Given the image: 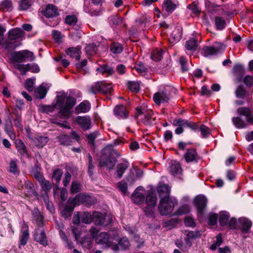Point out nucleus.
Wrapping results in <instances>:
<instances>
[{
	"instance_id": "f257e3e1",
	"label": "nucleus",
	"mask_w": 253,
	"mask_h": 253,
	"mask_svg": "<svg viewBox=\"0 0 253 253\" xmlns=\"http://www.w3.org/2000/svg\"><path fill=\"white\" fill-rule=\"evenodd\" d=\"M56 98V103L54 105H40V111L43 113H49L57 108L60 109L58 113L60 118H69L72 114L71 109L76 103V100L72 96H68L65 101V96L63 95H58Z\"/></svg>"
},
{
	"instance_id": "f03ea898",
	"label": "nucleus",
	"mask_w": 253,
	"mask_h": 253,
	"mask_svg": "<svg viewBox=\"0 0 253 253\" xmlns=\"http://www.w3.org/2000/svg\"><path fill=\"white\" fill-rule=\"evenodd\" d=\"M121 156L118 150L114 149L112 145H107L103 148L98 160V166L105 167L109 170L113 169Z\"/></svg>"
},
{
	"instance_id": "7ed1b4c3",
	"label": "nucleus",
	"mask_w": 253,
	"mask_h": 253,
	"mask_svg": "<svg viewBox=\"0 0 253 253\" xmlns=\"http://www.w3.org/2000/svg\"><path fill=\"white\" fill-rule=\"evenodd\" d=\"M11 59L16 62H23L26 59L33 61L35 59L34 53L28 50L15 51L11 55Z\"/></svg>"
},
{
	"instance_id": "20e7f679",
	"label": "nucleus",
	"mask_w": 253,
	"mask_h": 253,
	"mask_svg": "<svg viewBox=\"0 0 253 253\" xmlns=\"http://www.w3.org/2000/svg\"><path fill=\"white\" fill-rule=\"evenodd\" d=\"M174 207L173 201L169 197H166L161 199L159 205V210L162 215H167L172 212Z\"/></svg>"
},
{
	"instance_id": "39448f33",
	"label": "nucleus",
	"mask_w": 253,
	"mask_h": 253,
	"mask_svg": "<svg viewBox=\"0 0 253 253\" xmlns=\"http://www.w3.org/2000/svg\"><path fill=\"white\" fill-rule=\"evenodd\" d=\"M72 201L76 206L84 204L86 206H90L96 202V200L93 197L83 193L78 194Z\"/></svg>"
},
{
	"instance_id": "423d86ee",
	"label": "nucleus",
	"mask_w": 253,
	"mask_h": 253,
	"mask_svg": "<svg viewBox=\"0 0 253 253\" xmlns=\"http://www.w3.org/2000/svg\"><path fill=\"white\" fill-rule=\"evenodd\" d=\"M111 217L106 214L94 211L93 213V222L95 225L106 226L111 223Z\"/></svg>"
},
{
	"instance_id": "0eeeda50",
	"label": "nucleus",
	"mask_w": 253,
	"mask_h": 253,
	"mask_svg": "<svg viewBox=\"0 0 253 253\" xmlns=\"http://www.w3.org/2000/svg\"><path fill=\"white\" fill-rule=\"evenodd\" d=\"M145 199V204L147 206L143 208L144 211L147 215H152L153 214V208L157 204V197L155 194L151 192L148 194Z\"/></svg>"
},
{
	"instance_id": "6e6552de",
	"label": "nucleus",
	"mask_w": 253,
	"mask_h": 253,
	"mask_svg": "<svg viewBox=\"0 0 253 253\" xmlns=\"http://www.w3.org/2000/svg\"><path fill=\"white\" fill-rule=\"evenodd\" d=\"M144 114V118H142V122L146 126H149L153 124L154 119L152 118V115L153 112L151 110L145 111L142 110L140 108L137 107L136 109V116L138 117L139 115Z\"/></svg>"
},
{
	"instance_id": "1a4fd4ad",
	"label": "nucleus",
	"mask_w": 253,
	"mask_h": 253,
	"mask_svg": "<svg viewBox=\"0 0 253 253\" xmlns=\"http://www.w3.org/2000/svg\"><path fill=\"white\" fill-rule=\"evenodd\" d=\"M153 100L156 104L160 105L161 103L168 102L169 94L164 91H159L154 94Z\"/></svg>"
},
{
	"instance_id": "9d476101",
	"label": "nucleus",
	"mask_w": 253,
	"mask_h": 253,
	"mask_svg": "<svg viewBox=\"0 0 253 253\" xmlns=\"http://www.w3.org/2000/svg\"><path fill=\"white\" fill-rule=\"evenodd\" d=\"M76 122L84 130H88L91 127V119L88 116H78L76 118Z\"/></svg>"
},
{
	"instance_id": "9b49d317",
	"label": "nucleus",
	"mask_w": 253,
	"mask_h": 253,
	"mask_svg": "<svg viewBox=\"0 0 253 253\" xmlns=\"http://www.w3.org/2000/svg\"><path fill=\"white\" fill-rule=\"evenodd\" d=\"M237 112L239 115L245 116L248 123L253 124V115L250 108L241 107L237 109Z\"/></svg>"
},
{
	"instance_id": "f8f14e48",
	"label": "nucleus",
	"mask_w": 253,
	"mask_h": 253,
	"mask_svg": "<svg viewBox=\"0 0 253 253\" xmlns=\"http://www.w3.org/2000/svg\"><path fill=\"white\" fill-rule=\"evenodd\" d=\"M184 158L186 162H197L199 156L195 148L188 149L184 154Z\"/></svg>"
},
{
	"instance_id": "ddd939ff",
	"label": "nucleus",
	"mask_w": 253,
	"mask_h": 253,
	"mask_svg": "<svg viewBox=\"0 0 253 253\" xmlns=\"http://www.w3.org/2000/svg\"><path fill=\"white\" fill-rule=\"evenodd\" d=\"M42 13L47 18H52L58 15V9L56 6L52 4H48Z\"/></svg>"
},
{
	"instance_id": "4468645a",
	"label": "nucleus",
	"mask_w": 253,
	"mask_h": 253,
	"mask_svg": "<svg viewBox=\"0 0 253 253\" xmlns=\"http://www.w3.org/2000/svg\"><path fill=\"white\" fill-rule=\"evenodd\" d=\"M194 201L198 211L202 214L207 206V198L204 196H198L195 198Z\"/></svg>"
},
{
	"instance_id": "2eb2a0df",
	"label": "nucleus",
	"mask_w": 253,
	"mask_h": 253,
	"mask_svg": "<svg viewBox=\"0 0 253 253\" xmlns=\"http://www.w3.org/2000/svg\"><path fill=\"white\" fill-rule=\"evenodd\" d=\"M95 241L97 244L102 245L105 248H109L111 245L109 235L106 232H101L99 234Z\"/></svg>"
},
{
	"instance_id": "dca6fc26",
	"label": "nucleus",
	"mask_w": 253,
	"mask_h": 253,
	"mask_svg": "<svg viewBox=\"0 0 253 253\" xmlns=\"http://www.w3.org/2000/svg\"><path fill=\"white\" fill-rule=\"evenodd\" d=\"M35 240L41 244L45 246L47 245V240L44 231L38 229L34 235Z\"/></svg>"
},
{
	"instance_id": "f3484780",
	"label": "nucleus",
	"mask_w": 253,
	"mask_h": 253,
	"mask_svg": "<svg viewBox=\"0 0 253 253\" xmlns=\"http://www.w3.org/2000/svg\"><path fill=\"white\" fill-rule=\"evenodd\" d=\"M143 189L142 187H138L131 195V199L133 202L136 204H141L143 203L145 197L144 194L138 191L140 189Z\"/></svg>"
},
{
	"instance_id": "a211bd4d",
	"label": "nucleus",
	"mask_w": 253,
	"mask_h": 253,
	"mask_svg": "<svg viewBox=\"0 0 253 253\" xmlns=\"http://www.w3.org/2000/svg\"><path fill=\"white\" fill-rule=\"evenodd\" d=\"M75 206L76 205L73 204V201H71L70 202V200L69 199L64 209L61 212L62 216L65 218L70 217L72 215V213L74 211Z\"/></svg>"
},
{
	"instance_id": "6ab92c4d",
	"label": "nucleus",
	"mask_w": 253,
	"mask_h": 253,
	"mask_svg": "<svg viewBox=\"0 0 253 253\" xmlns=\"http://www.w3.org/2000/svg\"><path fill=\"white\" fill-rule=\"evenodd\" d=\"M24 32L20 28L13 29L8 32V39L10 41L16 40L22 38Z\"/></svg>"
},
{
	"instance_id": "aec40b11",
	"label": "nucleus",
	"mask_w": 253,
	"mask_h": 253,
	"mask_svg": "<svg viewBox=\"0 0 253 253\" xmlns=\"http://www.w3.org/2000/svg\"><path fill=\"white\" fill-rule=\"evenodd\" d=\"M114 112L116 116L122 119H126L128 116V112L123 105L116 106L114 109Z\"/></svg>"
},
{
	"instance_id": "412c9836",
	"label": "nucleus",
	"mask_w": 253,
	"mask_h": 253,
	"mask_svg": "<svg viewBox=\"0 0 253 253\" xmlns=\"http://www.w3.org/2000/svg\"><path fill=\"white\" fill-rule=\"evenodd\" d=\"M67 55L71 57L75 58L76 60H79L81 58V48L77 47H70L65 51Z\"/></svg>"
},
{
	"instance_id": "4be33fe9",
	"label": "nucleus",
	"mask_w": 253,
	"mask_h": 253,
	"mask_svg": "<svg viewBox=\"0 0 253 253\" xmlns=\"http://www.w3.org/2000/svg\"><path fill=\"white\" fill-rule=\"evenodd\" d=\"M32 140L34 144L39 148H42L48 142V138L46 136H36L32 137Z\"/></svg>"
},
{
	"instance_id": "5701e85b",
	"label": "nucleus",
	"mask_w": 253,
	"mask_h": 253,
	"mask_svg": "<svg viewBox=\"0 0 253 253\" xmlns=\"http://www.w3.org/2000/svg\"><path fill=\"white\" fill-rule=\"evenodd\" d=\"M90 109V104L88 101H84L78 105L75 109V113L78 114L80 113H85Z\"/></svg>"
},
{
	"instance_id": "b1692460",
	"label": "nucleus",
	"mask_w": 253,
	"mask_h": 253,
	"mask_svg": "<svg viewBox=\"0 0 253 253\" xmlns=\"http://www.w3.org/2000/svg\"><path fill=\"white\" fill-rule=\"evenodd\" d=\"M221 48L219 46L213 45L210 46H206L204 48L205 56L213 55L219 52Z\"/></svg>"
},
{
	"instance_id": "393cba45",
	"label": "nucleus",
	"mask_w": 253,
	"mask_h": 253,
	"mask_svg": "<svg viewBox=\"0 0 253 253\" xmlns=\"http://www.w3.org/2000/svg\"><path fill=\"white\" fill-rule=\"evenodd\" d=\"M239 221L242 231L244 233H248L252 225L251 221L246 218H241Z\"/></svg>"
},
{
	"instance_id": "a878e982",
	"label": "nucleus",
	"mask_w": 253,
	"mask_h": 253,
	"mask_svg": "<svg viewBox=\"0 0 253 253\" xmlns=\"http://www.w3.org/2000/svg\"><path fill=\"white\" fill-rule=\"evenodd\" d=\"M245 69L244 67L241 65H236L233 68V73L236 77H237V82H241L242 77L245 74Z\"/></svg>"
},
{
	"instance_id": "bb28decb",
	"label": "nucleus",
	"mask_w": 253,
	"mask_h": 253,
	"mask_svg": "<svg viewBox=\"0 0 253 253\" xmlns=\"http://www.w3.org/2000/svg\"><path fill=\"white\" fill-rule=\"evenodd\" d=\"M186 49L191 53L197 50L198 47L197 40L195 38H192L187 41L185 45Z\"/></svg>"
},
{
	"instance_id": "cd10ccee",
	"label": "nucleus",
	"mask_w": 253,
	"mask_h": 253,
	"mask_svg": "<svg viewBox=\"0 0 253 253\" xmlns=\"http://www.w3.org/2000/svg\"><path fill=\"white\" fill-rule=\"evenodd\" d=\"M102 82H97L87 87V91L90 93L96 94L101 92Z\"/></svg>"
},
{
	"instance_id": "c85d7f7f",
	"label": "nucleus",
	"mask_w": 253,
	"mask_h": 253,
	"mask_svg": "<svg viewBox=\"0 0 253 253\" xmlns=\"http://www.w3.org/2000/svg\"><path fill=\"white\" fill-rule=\"evenodd\" d=\"M157 191L159 195L163 198L169 197L170 188L167 185H159L157 188Z\"/></svg>"
},
{
	"instance_id": "c756f323",
	"label": "nucleus",
	"mask_w": 253,
	"mask_h": 253,
	"mask_svg": "<svg viewBox=\"0 0 253 253\" xmlns=\"http://www.w3.org/2000/svg\"><path fill=\"white\" fill-rule=\"evenodd\" d=\"M128 168V164L127 162L118 164L117 166L116 169L117 176L119 178H121L123 176L124 173Z\"/></svg>"
},
{
	"instance_id": "7c9ffc66",
	"label": "nucleus",
	"mask_w": 253,
	"mask_h": 253,
	"mask_svg": "<svg viewBox=\"0 0 253 253\" xmlns=\"http://www.w3.org/2000/svg\"><path fill=\"white\" fill-rule=\"evenodd\" d=\"M47 92L46 87L40 85L35 90V96L36 98L43 99L45 97Z\"/></svg>"
},
{
	"instance_id": "2f4dec72",
	"label": "nucleus",
	"mask_w": 253,
	"mask_h": 253,
	"mask_svg": "<svg viewBox=\"0 0 253 253\" xmlns=\"http://www.w3.org/2000/svg\"><path fill=\"white\" fill-rule=\"evenodd\" d=\"M236 97L238 98H245L248 95V91L243 85H240L235 92Z\"/></svg>"
},
{
	"instance_id": "473e14b6",
	"label": "nucleus",
	"mask_w": 253,
	"mask_h": 253,
	"mask_svg": "<svg viewBox=\"0 0 253 253\" xmlns=\"http://www.w3.org/2000/svg\"><path fill=\"white\" fill-rule=\"evenodd\" d=\"M232 122L235 126L239 128H244L248 126L247 123L239 117H233Z\"/></svg>"
},
{
	"instance_id": "72a5a7b5",
	"label": "nucleus",
	"mask_w": 253,
	"mask_h": 253,
	"mask_svg": "<svg viewBox=\"0 0 253 253\" xmlns=\"http://www.w3.org/2000/svg\"><path fill=\"white\" fill-rule=\"evenodd\" d=\"M81 219L82 222L85 224H89L93 221V214L87 211L83 212L81 214Z\"/></svg>"
},
{
	"instance_id": "f704fd0d",
	"label": "nucleus",
	"mask_w": 253,
	"mask_h": 253,
	"mask_svg": "<svg viewBox=\"0 0 253 253\" xmlns=\"http://www.w3.org/2000/svg\"><path fill=\"white\" fill-rule=\"evenodd\" d=\"M164 7L168 13H171L176 8V4L171 0H165Z\"/></svg>"
},
{
	"instance_id": "c9c22d12",
	"label": "nucleus",
	"mask_w": 253,
	"mask_h": 253,
	"mask_svg": "<svg viewBox=\"0 0 253 253\" xmlns=\"http://www.w3.org/2000/svg\"><path fill=\"white\" fill-rule=\"evenodd\" d=\"M96 71L103 74H107L108 75H111L114 73L113 68L107 65L100 66L96 69Z\"/></svg>"
},
{
	"instance_id": "e433bc0d",
	"label": "nucleus",
	"mask_w": 253,
	"mask_h": 253,
	"mask_svg": "<svg viewBox=\"0 0 253 253\" xmlns=\"http://www.w3.org/2000/svg\"><path fill=\"white\" fill-rule=\"evenodd\" d=\"M1 9L4 11H10L13 8L11 0H3L0 3Z\"/></svg>"
},
{
	"instance_id": "4c0bfd02",
	"label": "nucleus",
	"mask_w": 253,
	"mask_h": 253,
	"mask_svg": "<svg viewBox=\"0 0 253 253\" xmlns=\"http://www.w3.org/2000/svg\"><path fill=\"white\" fill-rule=\"evenodd\" d=\"M215 24L216 29L221 30L225 27L226 22L222 17L216 16L215 17Z\"/></svg>"
},
{
	"instance_id": "58836bf2",
	"label": "nucleus",
	"mask_w": 253,
	"mask_h": 253,
	"mask_svg": "<svg viewBox=\"0 0 253 253\" xmlns=\"http://www.w3.org/2000/svg\"><path fill=\"white\" fill-rule=\"evenodd\" d=\"M32 4V0H21L19 3V9L21 10H27Z\"/></svg>"
},
{
	"instance_id": "ea45409f",
	"label": "nucleus",
	"mask_w": 253,
	"mask_h": 253,
	"mask_svg": "<svg viewBox=\"0 0 253 253\" xmlns=\"http://www.w3.org/2000/svg\"><path fill=\"white\" fill-rule=\"evenodd\" d=\"M60 144L63 145L68 146L71 144L72 141L71 138L66 135H61L58 137Z\"/></svg>"
},
{
	"instance_id": "a19ab883",
	"label": "nucleus",
	"mask_w": 253,
	"mask_h": 253,
	"mask_svg": "<svg viewBox=\"0 0 253 253\" xmlns=\"http://www.w3.org/2000/svg\"><path fill=\"white\" fill-rule=\"evenodd\" d=\"M170 170L171 173L173 175L180 173L182 171V169L180 164L177 162L172 163Z\"/></svg>"
},
{
	"instance_id": "79ce46f5",
	"label": "nucleus",
	"mask_w": 253,
	"mask_h": 253,
	"mask_svg": "<svg viewBox=\"0 0 253 253\" xmlns=\"http://www.w3.org/2000/svg\"><path fill=\"white\" fill-rule=\"evenodd\" d=\"M62 174L63 171L59 169H56L53 171L52 178L56 181V184L57 186L60 182Z\"/></svg>"
},
{
	"instance_id": "37998d69",
	"label": "nucleus",
	"mask_w": 253,
	"mask_h": 253,
	"mask_svg": "<svg viewBox=\"0 0 253 253\" xmlns=\"http://www.w3.org/2000/svg\"><path fill=\"white\" fill-rule=\"evenodd\" d=\"M170 42L178 41L181 37V33L179 29H175L171 33L170 36Z\"/></svg>"
},
{
	"instance_id": "c03bdc74",
	"label": "nucleus",
	"mask_w": 253,
	"mask_h": 253,
	"mask_svg": "<svg viewBox=\"0 0 253 253\" xmlns=\"http://www.w3.org/2000/svg\"><path fill=\"white\" fill-rule=\"evenodd\" d=\"M65 21L66 24L74 27L76 26L78 22V18L74 15H68L66 17Z\"/></svg>"
},
{
	"instance_id": "a18cd8bd",
	"label": "nucleus",
	"mask_w": 253,
	"mask_h": 253,
	"mask_svg": "<svg viewBox=\"0 0 253 253\" xmlns=\"http://www.w3.org/2000/svg\"><path fill=\"white\" fill-rule=\"evenodd\" d=\"M163 50H155L153 51L151 54V58L152 60L156 61L161 60L163 57Z\"/></svg>"
},
{
	"instance_id": "49530a36",
	"label": "nucleus",
	"mask_w": 253,
	"mask_h": 253,
	"mask_svg": "<svg viewBox=\"0 0 253 253\" xmlns=\"http://www.w3.org/2000/svg\"><path fill=\"white\" fill-rule=\"evenodd\" d=\"M18 152L22 155H27V150L24 144L20 140L16 144Z\"/></svg>"
},
{
	"instance_id": "de8ad7c7",
	"label": "nucleus",
	"mask_w": 253,
	"mask_h": 253,
	"mask_svg": "<svg viewBox=\"0 0 253 253\" xmlns=\"http://www.w3.org/2000/svg\"><path fill=\"white\" fill-rule=\"evenodd\" d=\"M111 51L115 54L120 53L122 52L123 48L122 45L118 42H114L110 46Z\"/></svg>"
},
{
	"instance_id": "09e8293b",
	"label": "nucleus",
	"mask_w": 253,
	"mask_h": 253,
	"mask_svg": "<svg viewBox=\"0 0 253 253\" xmlns=\"http://www.w3.org/2000/svg\"><path fill=\"white\" fill-rule=\"evenodd\" d=\"M81 185L77 181H72L70 192L72 194H75L79 192L81 190Z\"/></svg>"
},
{
	"instance_id": "8fccbe9b",
	"label": "nucleus",
	"mask_w": 253,
	"mask_h": 253,
	"mask_svg": "<svg viewBox=\"0 0 253 253\" xmlns=\"http://www.w3.org/2000/svg\"><path fill=\"white\" fill-rule=\"evenodd\" d=\"M85 50L87 54L92 55L96 53L97 47L94 43H91L86 46Z\"/></svg>"
},
{
	"instance_id": "3c124183",
	"label": "nucleus",
	"mask_w": 253,
	"mask_h": 253,
	"mask_svg": "<svg viewBox=\"0 0 253 253\" xmlns=\"http://www.w3.org/2000/svg\"><path fill=\"white\" fill-rule=\"evenodd\" d=\"M119 245L122 250H126L129 246V242L126 237H123L119 242Z\"/></svg>"
},
{
	"instance_id": "603ef678",
	"label": "nucleus",
	"mask_w": 253,
	"mask_h": 253,
	"mask_svg": "<svg viewBox=\"0 0 253 253\" xmlns=\"http://www.w3.org/2000/svg\"><path fill=\"white\" fill-rule=\"evenodd\" d=\"M29 66V64L25 65L16 64L14 65V67L19 70L22 75L25 74L27 72L29 71V69L28 68Z\"/></svg>"
},
{
	"instance_id": "864d4df0",
	"label": "nucleus",
	"mask_w": 253,
	"mask_h": 253,
	"mask_svg": "<svg viewBox=\"0 0 253 253\" xmlns=\"http://www.w3.org/2000/svg\"><path fill=\"white\" fill-rule=\"evenodd\" d=\"M4 130L12 139H15V136L14 133L13 132L12 126L10 122L5 125Z\"/></svg>"
},
{
	"instance_id": "5fc2aeb1",
	"label": "nucleus",
	"mask_w": 253,
	"mask_h": 253,
	"mask_svg": "<svg viewBox=\"0 0 253 253\" xmlns=\"http://www.w3.org/2000/svg\"><path fill=\"white\" fill-rule=\"evenodd\" d=\"M113 90L112 85L102 82L101 93L107 94L111 92Z\"/></svg>"
},
{
	"instance_id": "6e6d98bb",
	"label": "nucleus",
	"mask_w": 253,
	"mask_h": 253,
	"mask_svg": "<svg viewBox=\"0 0 253 253\" xmlns=\"http://www.w3.org/2000/svg\"><path fill=\"white\" fill-rule=\"evenodd\" d=\"M110 23L112 25H118L122 22V19L118 15H113L109 18Z\"/></svg>"
},
{
	"instance_id": "4d7b16f0",
	"label": "nucleus",
	"mask_w": 253,
	"mask_h": 253,
	"mask_svg": "<svg viewBox=\"0 0 253 253\" xmlns=\"http://www.w3.org/2000/svg\"><path fill=\"white\" fill-rule=\"evenodd\" d=\"M190 211V207L187 205H184L180 207L176 211L177 215H182L188 213Z\"/></svg>"
},
{
	"instance_id": "13d9d810",
	"label": "nucleus",
	"mask_w": 253,
	"mask_h": 253,
	"mask_svg": "<svg viewBox=\"0 0 253 253\" xmlns=\"http://www.w3.org/2000/svg\"><path fill=\"white\" fill-rule=\"evenodd\" d=\"M88 160V173L90 177L93 174L94 166L92 164V158L90 154H87Z\"/></svg>"
},
{
	"instance_id": "bf43d9fd",
	"label": "nucleus",
	"mask_w": 253,
	"mask_h": 253,
	"mask_svg": "<svg viewBox=\"0 0 253 253\" xmlns=\"http://www.w3.org/2000/svg\"><path fill=\"white\" fill-rule=\"evenodd\" d=\"M42 190L46 193L49 192L51 188V185L48 180H43L40 183Z\"/></svg>"
},
{
	"instance_id": "052dcab7",
	"label": "nucleus",
	"mask_w": 253,
	"mask_h": 253,
	"mask_svg": "<svg viewBox=\"0 0 253 253\" xmlns=\"http://www.w3.org/2000/svg\"><path fill=\"white\" fill-rule=\"evenodd\" d=\"M128 88L133 92H138L139 90V84L135 82H129L127 84Z\"/></svg>"
},
{
	"instance_id": "680f3d73",
	"label": "nucleus",
	"mask_w": 253,
	"mask_h": 253,
	"mask_svg": "<svg viewBox=\"0 0 253 253\" xmlns=\"http://www.w3.org/2000/svg\"><path fill=\"white\" fill-rule=\"evenodd\" d=\"M29 235L28 231L27 230H25L23 232L21 239H20V244L22 246H24L26 244L28 239H29Z\"/></svg>"
},
{
	"instance_id": "e2e57ef3",
	"label": "nucleus",
	"mask_w": 253,
	"mask_h": 253,
	"mask_svg": "<svg viewBox=\"0 0 253 253\" xmlns=\"http://www.w3.org/2000/svg\"><path fill=\"white\" fill-rule=\"evenodd\" d=\"M135 68L136 70V71L138 72V73L144 75L146 72L147 71V68L143 64L141 63H139L137 64Z\"/></svg>"
},
{
	"instance_id": "0e129e2a",
	"label": "nucleus",
	"mask_w": 253,
	"mask_h": 253,
	"mask_svg": "<svg viewBox=\"0 0 253 253\" xmlns=\"http://www.w3.org/2000/svg\"><path fill=\"white\" fill-rule=\"evenodd\" d=\"M200 130L203 137H207L210 134L209 128L205 125H202L200 126Z\"/></svg>"
},
{
	"instance_id": "69168bd1",
	"label": "nucleus",
	"mask_w": 253,
	"mask_h": 253,
	"mask_svg": "<svg viewBox=\"0 0 253 253\" xmlns=\"http://www.w3.org/2000/svg\"><path fill=\"white\" fill-rule=\"evenodd\" d=\"M183 127H189L193 130H196L198 128V126L196 124L188 120L185 121Z\"/></svg>"
},
{
	"instance_id": "338daca9",
	"label": "nucleus",
	"mask_w": 253,
	"mask_h": 253,
	"mask_svg": "<svg viewBox=\"0 0 253 253\" xmlns=\"http://www.w3.org/2000/svg\"><path fill=\"white\" fill-rule=\"evenodd\" d=\"M179 63L181 66V69L183 72H185L188 71V68L187 66V60L186 58L183 56H181L179 58Z\"/></svg>"
},
{
	"instance_id": "774afa93",
	"label": "nucleus",
	"mask_w": 253,
	"mask_h": 253,
	"mask_svg": "<svg viewBox=\"0 0 253 253\" xmlns=\"http://www.w3.org/2000/svg\"><path fill=\"white\" fill-rule=\"evenodd\" d=\"M118 187L119 189L124 194H126L127 192V184L126 182L123 181L120 182L118 183Z\"/></svg>"
}]
</instances>
